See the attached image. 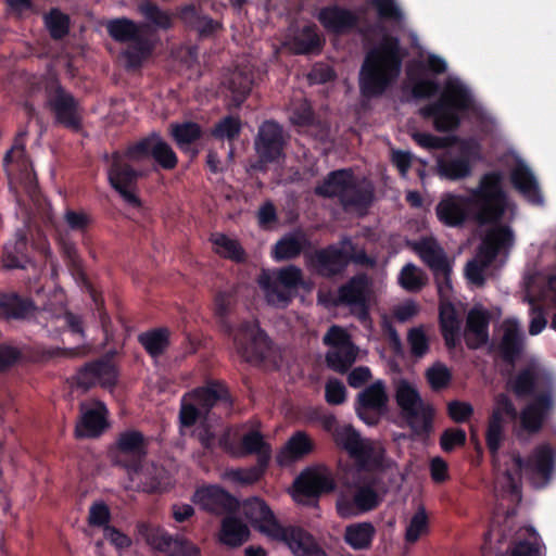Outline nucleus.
Segmentation results:
<instances>
[{"label": "nucleus", "mask_w": 556, "mask_h": 556, "mask_svg": "<svg viewBox=\"0 0 556 556\" xmlns=\"http://www.w3.org/2000/svg\"><path fill=\"white\" fill-rule=\"evenodd\" d=\"M500 170L483 174L478 186L468 195L446 193L435 206L438 219L447 227H462L468 220L480 226L501 225L507 207Z\"/></svg>", "instance_id": "nucleus-1"}, {"label": "nucleus", "mask_w": 556, "mask_h": 556, "mask_svg": "<svg viewBox=\"0 0 556 556\" xmlns=\"http://www.w3.org/2000/svg\"><path fill=\"white\" fill-rule=\"evenodd\" d=\"M403 53L397 37L386 35L365 56L359 71V91L364 98L381 97L400 77Z\"/></svg>", "instance_id": "nucleus-2"}, {"label": "nucleus", "mask_w": 556, "mask_h": 556, "mask_svg": "<svg viewBox=\"0 0 556 556\" xmlns=\"http://www.w3.org/2000/svg\"><path fill=\"white\" fill-rule=\"evenodd\" d=\"M236 303L235 293L218 291L214 298V315L218 328L226 336H232L238 354L248 363H262L270 352L271 342L266 332L256 321H242L237 330L229 320L230 313Z\"/></svg>", "instance_id": "nucleus-3"}, {"label": "nucleus", "mask_w": 556, "mask_h": 556, "mask_svg": "<svg viewBox=\"0 0 556 556\" xmlns=\"http://www.w3.org/2000/svg\"><path fill=\"white\" fill-rule=\"evenodd\" d=\"M473 103L469 88L458 78L448 77L444 81L440 97L422 106L420 115L432 119L438 131L451 132L459 128L462 114L470 111Z\"/></svg>", "instance_id": "nucleus-4"}, {"label": "nucleus", "mask_w": 556, "mask_h": 556, "mask_svg": "<svg viewBox=\"0 0 556 556\" xmlns=\"http://www.w3.org/2000/svg\"><path fill=\"white\" fill-rule=\"evenodd\" d=\"M316 195L337 198L345 208L366 213L375 201V187L366 178L358 179L351 168L330 172L314 189Z\"/></svg>", "instance_id": "nucleus-5"}, {"label": "nucleus", "mask_w": 556, "mask_h": 556, "mask_svg": "<svg viewBox=\"0 0 556 556\" xmlns=\"http://www.w3.org/2000/svg\"><path fill=\"white\" fill-rule=\"evenodd\" d=\"M148 27V24L137 23L125 16L109 20L105 25L109 36L114 41L128 43L127 48L121 52V58L124 60V66L127 71L141 68L143 62L153 52L152 41L143 36V31Z\"/></svg>", "instance_id": "nucleus-6"}, {"label": "nucleus", "mask_w": 556, "mask_h": 556, "mask_svg": "<svg viewBox=\"0 0 556 556\" xmlns=\"http://www.w3.org/2000/svg\"><path fill=\"white\" fill-rule=\"evenodd\" d=\"M388 493L383 477L372 473L357 482L352 493H341L336 502V510L343 519L372 511L380 506Z\"/></svg>", "instance_id": "nucleus-7"}, {"label": "nucleus", "mask_w": 556, "mask_h": 556, "mask_svg": "<svg viewBox=\"0 0 556 556\" xmlns=\"http://www.w3.org/2000/svg\"><path fill=\"white\" fill-rule=\"evenodd\" d=\"M514 243L513 230L506 225H496L491 228L481 241L478 249V258L467 262L465 276L476 287L485 285L484 270L496 260L500 251Z\"/></svg>", "instance_id": "nucleus-8"}, {"label": "nucleus", "mask_w": 556, "mask_h": 556, "mask_svg": "<svg viewBox=\"0 0 556 556\" xmlns=\"http://www.w3.org/2000/svg\"><path fill=\"white\" fill-rule=\"evenodd\" d=\"M46 108L53 115L55 125L73 132L83 129L84 109L79 100L54 78L45 86Z\"/></svg>", "instance_id": "nucleus-9"}, {"label": "nucleus", "mask_w": 556, "mask_h": 556, "mask_svg": "<svg viewBox=\"0 0 556 556\" xmlns=\"http://www.w3.org/2000/svg\"><path fill=\"white\" fill-rule=\"evenodd\" d=\"M260 286L268 305L287 308L296 296L300 288L305 287L303 270L293 265L277 269L273 277H262Z\"/></svg>", "instance_id": "nucleus-10"}, {"label": "nucleus", "mask_w": 556, "mask_h": 556, "mask_svg": "<svg viewBox=\"0 0 556 556\" xmlns=\"http://www.w3.org/2000/svg\"><path fill=\"white\" fill-rule=\"evenodd\" d=\"M150 439L137 429L121 432L111 450L112 462L128 473H139L149 453Z\"/></svg>", "instance_id": "nucleus-11"}, {"label": "nucleus", "mask_w": 556, "mask_h": 556, "mask_svg": "<svg viewBox=\"0 0 556 556\" xmlns=\"http://www.w3.org/2000/svg\"><path fill=\"white\" fill-rule=\"evenodd\" d=\"M125 151H115L111 155V164L108 169V180L110 186L119 194L126 204L131 207L140 208L142 201L137 194L138 180L143 174L134 168Z\"/></svg>", "instance_id": "nucleus-12"}, {"label": "nucleus", "mask_w": 556, "mask_h": 556, "mask_svg": "<svg viewBox=\"0 0 556 556\" xmlns=\"http://www.w3.org/2000/svg\"><path fill=\"white\" fill-rule=\"evenodd\" d=\"M395 400L412 431L416 435L428 434L432 428V409L424 404L418 391L408 381H399Z\"/></svg>", "instance_id": "nucleus-13"}, {"label": "nucleus", "mask_w": 556, "mask_h": 556, "mask_svg": "<svg viewBox=\"0 0 556 556\" xmlns=\"http://www.w3.org/2000/svg\"><path fill=\"white\" fill-rule=\"evenodd\" d=\"M336 488L337 484L330 469L308 467L294 479L293 498L303 505H316L323 494L331 493Z\"/></svg>", "instance_id": "nucleus-14"}, {"label": "nucleus", "mask_w": 556, "mask_h": 556, "mask_svg": "<svg viewBox=\"0 0 556 556\" xmlns=\"http://www.w3.org/2000/svg\"><path fill=\"white\" fill-rule=\"evenodd\" d=\"M480 156V146L475 139L459 140L458 153L445 151L437 159L438 173L441 177L458 181L472 173V161Z\"/></svg>", "instance_id": "nucleus-15"}, {"label": "nucleus", "mask_w": 556, "mask_h": 556, "mask_svg": "<svg viewBox=\"0 0 556 556\" xmlns=\"http://www.w3.org/2000/svg\"><path fill=\"white\" fill-rule=\"evenodd\" d=\"M125 155L131 162H140L141 160L152 157L165 170H173L178 165L176 152L156 131H152L148 136L130 143L125 149Z\"/></svg>", "instance_id": "nucleus-16"}, {"label": "nucleus", "mask_w": 556, "mask_h": 556, "mask_svg": "<svg viewBox=\"0 0 556 556\" xmlns=\"http://www.w3.org/2000/svg\"><path fill=\"white\" fill-rule=\"evenodd\" d=\"M332 437L336 445L344 450L361 468L366 469L379 465L380 460L372 442L363 439L353 426H337Z\"/></svg>", "instance_id": "nucleus-17"}, {"label": "nucleus", "mask_w": 556, "mask_h": 556, "mask_svg": "<svg viewBox=\"0 0 556 556\" xmlns=\"http://www.w3.org/2000/svg\"><path fill=\"white\" fill-rule=\"evenodd\" d=\"M505 417L514 421L518 418V412L506 393H498L494 397V407L489 416L485 430V445L493 458L497 456L506 439Z\"/></svg>", "instance_id": "nucleus-18"}, {"label": "nucleus", "mask_w": 556, "mask_h": 556, "mask_svg": "<svg viewBox=\"0 0 556 556\" xmlns=\"http://www.w3.org/2000/svg\"><path fill=\"white\" fill-rule=\"evenodd\" d=\"M287 144L282 126L273 119L261 124L255 137L254 147L256 154L263 163H276L285 157Z\"/></svg>", "instance_id": "nucleus-19"}, {"label": "nucleus", "mask_w": 556, "mask_h": 556, "mask_svg": "<svg viewBox=\"0 0 556 556\" xmlns=\"http://www.w3.org/2000/svg\"><path fill=\"white\" fill-rule=\"evenodd\" d=\"M242 514L251 526L266 536L279 541L286 535L288 527L279 523L267 503L260 497H250L243 502Z\"/></svg>", "instance_id": "nucleus-20"}, {"label": "nucleus", "mask_w": 556, "mask_h": 556, "mask_svg": "<svg viewBox=\"0 0 556 556\" xmlns=\"http://www.w3.org/2000/svg\"><path fill=\"white\" fill-rule=\"evenodd\" d=\"M72 382L84 391L91 389L97 383H101L104 388H114L117 383V370L109 359H94L79 367L72 377Z\"/></svg>", "instance_id": "nucleus-21"}, {"label": "nucleus", "mask_w": 556, "mask_h": 556, "mask_svg": "<svg viewBox=\"0 0 556 556\" xmlns=\"http://www.w3.org/2000/svg\"><path fill=\"white\" fill-rule=\"evenodd\" d=\"M191 501L201 509L214 515L233 514L240 507L238 498L217 484L198 488Z\"/></svg>", "instance_id": "nucleus-22"}, {"label": "nucleus", "mask_w": 556, "mask_h": 556, "mask_svg": "<svg viewBox=\"0 0 556 556\" xmlns=\"http://www.w3.org/2000/svg\"><path fill=\"white\" fill-rule=\"evenodd\" d=\"M383 381L378 380L358 393L355 409L359 419L368 426H376L388 404Z\"/></svg>", "instance_id": "nucleus-23"}, {"label": "nucleus", "mask_w": 556, "mask_h": 556, "mask_svg": "<svg viewBox=\"0 0 556 556\" xmlns=\"http://www.w3.org/2000/svg\"><path fill=\"white\" fill-rule=\"evenodd\" d=\"M306 263L318 276L333 278L341 275L349 265L348 252L329 244L306 255Z\"/></svg>", "instance_id": "nucleus-24"}, {"label": "nucleus", "mask_w": 556, "mask_h": 556, "mask_svg": "<svg viewBox=\"0 0 556 556\" xmlns=\"http://www.w3.org/2000/svg\"><path fill=\"white\" fill-rule=\"evenodd\" d=\"M369 279L366 274H357L338 289V303L349 306L361 320L369 317Z\"/></svg>", "instance_id": "nucleus-25"}, {"label": "nucleus", "mask_w": 556, "mask_h": 556, "mask_svg": "<svg viewBox=\"0 0 556 556\" xmlns=\"http://www.w3.org/2000/svg\"><path fill=\"white\" fill-rule=\"evenodd\" d=\"M317 20L329 34L337 36L353 31L359 23L355 12L336 3L323 7L317 13Z\"/></svg>", "instance_id": "nucleus-26"}, {"label": "nucleus", "mask_w": 556, "mask_h": 556, "mask_svg": "<svg viewBox=\"0 0 556 556\" xmlns=\"http://www.w3.org/2000/svg\"><path fill=\"white\" fill-rule=\"evenodd\" d=\"M176 16L186 28L197 31L200 39L210 38L223 28L220 22L203 14L201 8L194 3L179 7Z\"/></svg>", "instance_id": "nucleus-27"}, {"label": "nucleus", "mask_w": 556, "mask_h": 556, "mask_svg": "<svg viewBox=\"0 0 556 556\" xmlns=\"http://www.w3.org/2000/svg\"><path fill=\"white\" fill-rule=\"evenodd\" d=\"M199 408L207 415L218 403L227 407L232 405V399L228 387L220 380H210L205 386L193 389L187 394Z\"/></svg>", "instance_id": "nucleus-28"}, {"label": "nucleus", "mask_w": 556, "mask_h": 556, "mask_svg": "<svg viewBox=\"0 0 556 556\" xmlns=\"http://www.w3.org/2000/svg\"><path fill=\"white\" fill-rule=\"evenodd\" d=\"M108 413L106 406L100 401H97L92 407L84 409L75 428L76 438L100 437L109 427Z\"/></svg>", "instance_id": "nucleus-29"}, {"label": "nucleus", "mask_w": 556, "mask_h": 556, "mask_svg": "<svg viewBox=\"0 0 556 556\" xmlns=\"http://www.w3.org/2000/svg\"><path fill=\"white\" fill-rule=\"evenodd\" d=\"M552 404L553 401L549 393H539L534 400L527 404L520 412L519 419L521 428L530 434L540 432Z\"/></svg>", "instance_id": "nucleus-30"}, {"label": "nucleus", "mask_w": 556, "mask_h": 556, "mask_svg": "<svg viewBox=\"0 0 556 556\" xmlns=\"http://www.w3.org/2000/svg\"><path fill=\"white\" fill-rule=\"evenodd\" d=\"M35 301L15 291L0 292V318L4 320H25L34 315Z\"/></svg>", "instance_id": "nucleus-31"}, {"label": "nucleus", "mask_w": 556, "mask_h": 556, "mask_svg": "<svg viewBox=\"0 0 556 556\" xmlns=\"http://www.w3.org/2000/svg\"><path fill=\"white\" fill-rule=\"evenodd\" d=\"M510 182L528 202L535 205L543 203L539 182L533 172L522 161H518L511 168Z\"/></svg>", "instance_id": "nucleus-32"}, {"label": "nucleus", "mask_w": 556, "mask_h": 556, "mask_svg": "<svg viewBox=\"0 0 556 556\" xmlns=\"http://www.w3.org/2000/svg\"><path fill=\"white\" fill-rule=\"evenodd\" d=\"M513 462L518 470L526 467L540 477L549 479L555 466V451L549 444L543 443L533 450L527 462L519 454L513 456Z\"/></svg>", "instance_id": "nucleus-33"}, {"label": "nucleus", "mask_w": 556, "mask_h": 556, "mask_svg": "<svg viewBox=\"0 0 556 556\" xmlns=\"http://www.w3.org/2000/svg\"><path fill=\"white\" fill-rule=\"evenodd\" d=\"M169 135L180 151L189 154L191 157L198 156L201 148L195 144L204 135L200 124L192 121L172 123L169 125Z\"/></svg>", "instance_id": "nucleus-34"}, {"label": "nucleus", "mask_w": 556, "mask_h": 556, "mask_svg": "<svg viewBox=\"0 0 556 556\" xmlns=\"http://www.w3.org/2000/svg\"><path fill=\"white\" fill-rule=\"evenodd\" d=\"M279 541L287 544L294 556H328L314 536L300 527L289 526Z\"/></svg>", "instance_id": "nucleus-35"}, {"label": "nucleus", "mask_w": 556, "mask_h": 556, "mask_svg": "<svg viewBox=\"0 0 556 556\" xmlns=\"http://www.w3.org/2000/svg\"><path fill=\"white\" fill-rule=\"evenodd\" d=\"M25 229H17L14 241H10L3 247V267L7 269L26 268V266L31 262Z\"/></svg>", "instance_id": "nucleus-36"}, {"label": "nucleus", "mask_w": 556, "mask_h": 556, "mask_svg": "<svg viewBox=\"0 0 556 556\" xmlns=\"http://www.w3.org/2000/svg\"><path fill=\"white\" fill-rule=\"evenodd\" d=\"M407 79L410 83V94L416 100L432 98L441 91L437 80L425 78L424 61H414L407 66Z\"/></svg>", "instance_id": "nucleus-37"}, {"label": "nucleus", "mask_w": 556, "mask_h": 556, "mask_svg": "<svg viewBox=\"0 0 556 556\" xmlns=\"http://www.w3.org/2000/svg\"><path fill=\"white\" fill-rule=\"evenodd\" d=\"M490 314L484 309L472 308L466 321V344L476 350L489 341Z\"/></svg>", "instance_id": "nucleus-38"}, {"label": "nucleus", "mask_w": 556, "mask_h": 556, "mask_svg": "<svg viewBox=\"0 0 556 556\" xmlns=\"http://www.w3.org/2000/svg\"><path fill=\"white\" fill-rule=\"evenodd\" d=\"M251 531L239 517L229 514L220 522L218 541L220 544L238 548L250 540Z\"/></svg>", "instance_id": "nucleus-39"}, {"label": "nucleus", "mask_w": 556, "mask_h": 556, "mask_svg": "<svg viewBox=\"0 0 556 556\" xmlns=\"http://www.w3.org/2000/svg\"><path fill=\"white\" fill-rule=\"evenodd\" d=\"M314 450V442L305 431H295L276 456L280 466L302 459Z\"/></svg>", "instance_id": "nucleus-40"}, {"label": "nucleus", "mask_w": 556, "mask_h": 556, "mask_svg": "<svg viewBox=\"0 0 556 556\" xmlns=\"http://www.w3.org/2000/svg\"><path fill=\"white\" fill-rule=\"evenodd\" d=\"M308 240L301 231L283 235L273 247V257L278 261H290L299 257L308 245Z\"/></svg>", "instance_id": "nucleus-41"}, {"label": "nucleus", "mask_w": 556, "mask_h": 556, "mask_svg": "<svg viewBox=\"0 0 556 556\" xmlns=\"http://www.w3.org/2000/svg\"><path fill=\"white\" fill-rule=\"evenodd\" d=\"M523 334L517 323L507 324L500 343V352L503 361L515 365L523 351Z\"/></svg>", "instance_id": "nucleus-42"}, {"label": "nucleus", "mask_w": 556, "mask_h": 556, "mask_svg": "<svg viewBox=\"0 0 556 556\" xmlns=\"http://www.w3.org/2000/svg\"><path fill=\"white\" fill-rule=\"evenodd\" d=\"M413 249L432 271L450 264L443 248L433 238H421L414 242Z\"/></svg>", "instance_id": "nucleus-43"}, {"label": "nucleus", "mask_w": 556, "mask_h": 556, "mask_svg": "<svg viewBox=\"0 0 556 556\" xmlns=\"http://www.w3.org/2000/svg\"><path fill=\"white\" fill-rule=\"evenodd\" d=\"M325 45L316 24H308L293 36L291 40L292 50L295 54L306 55L319 53Z\"/></svg>", "instance_id": "nucleus-44"}, {"label": "nucleus", "mask_w": 556, "mask_h": 556, "mask_svg": "<svg viewBox=\"0 0 556 556\" xmlns=\"http://www.w3.org/2000/svg\"><path fill=\"white\" fill-rule=\"evenodd\" d=\"M536 388L538 374L532 367L520 369L514 377L509 378L506 383V389L518 400L535 397L538 395Z\"/></svg>", "instance_id": "nucleus-45"}, {"label": "nucleus", "mask_w": 556, "mask_h": 556, "mask_svg": "<svg viewBox=\"0 0 556 556\" xmlns=\"http://www.w3.org/2000/svg\"><path fill=\"white\" fill-rule=\"evenodd\" d=\"M540 541L534 528H520L510 543V556H541Z\"/></svg>", "instance_id": "nucleus-46"}, {"label": "nucleus", "mask_w": 556, "mask_h": 556, "mask_svg": "<svg viewBox=\"0 0 556 556\" xmlns=\"http://www.w3.org/2000/svg\"><path fill=\"white\" fill-rule=\"evenodd\" d=\"M170 332L166 327L153 328L141 332L138 342L144 351L153 358L162 356L168 349Z\"/></svg>", "instance_id": "nucleus-47"}, {"label": "nucleus", "mask_w": 556, "mask_h": 556, "mask_svg": "<svg viewBox=\"0 0 556 556\" xmlns=\"http://www.w3.org/2000/svg\"><path fill=\"white\" fill-rule=\"evenodd\" d=\"M214 245V251L220 257L232 261L237 264L247 261V252L237 239L229 238L225 233L216 232L210 238Z\"/></svg>", "instance_id": "nucleus-48"}, {"label": "nucleus", "mask_w": 556, "mask_h": 556, "mask_svg": "<svg viewBox=\"0 0 556 556\" xmlns=\"http://www.w3.org/2000/svg\"><path fill=\"white\" fill-rule=\"evenodd\" d=\"M254 83L252 72L236 70L228 79V89L232 93L231 108L239 109L249 97Z\"/></svg>", "instance_id": "nucleus-49"}, {"label": "nucleus", "mask_w": 556, "mask_h": 556, "mask_svg": "<svg viewBox=\"0 0 556 556\" xmlns=\"http://www.w3.org/2000/svg\"><path fill=\"white\" fill-rule=\"evenodd\" d=\"M138 12L155 29L168 30L174 26L172 14L168 11L162 10L152 0H142L138 4Z\"/></svg>", "instance_id": "nucleus-50"}, {"label": "nucleus", "mask_w": 556, "mask_h": 556, "mask_svg": "<svg viewBox=\"0 0 556 556\" xmlns=\"http://www.w3.org/2000/svg\"><path fill=\"white\" fill-rule=\"evenodd\" d=\"M240 448L242 455H255L256 460L265 456L266 463H270L271 445L265 441L263 434L257 430H251L243 434Z\"/></svg>", "instance_id": "nucleus-51"}, {"label": "nucleus", "mask_w": 556, "mask_h": 556, "mask_svg": "<svg viewBox=\"0 0 556 556\" xmlns=\"http://www.w3.org/2000/svg\"><path fill=\"white\" fill-rule=\"evenodd\" d=\"M355 345L329 349L326 353V364L331 370L345 374L356 361Z\"/></svg>", "instance_id": "nucleus-52"}, {"label": "nucleus", "mask_w": 556, "mask_h": 556, "mask_svg": "<svg viewBox=\"0 0 556 556\" xmlns=\"http://www.w3.org/2000/svg\"><path fill=\"white\" fill-rule=\"evenodd\" d=\"M268 466L269 463H266V457L262 456L256 460L254 466L249 468L230 469L226 472V477L232 482L242 485H251L258 482L263 478Z\"/></svg>", "instance_id": "nucleus-53"}, {"label": "nucleus", "mask_w": 556, "mask_h": 556, "mask_svg": "<svg viewBox=\"0 0 556 556\" xmlns=\"http://www.w3.org/2000/svg\"><path fill=\"white\" fill-rule=\"evenodd\" d=\"M375 528L369 522L349 526L345 530V542L354 549L367 548L374 538Z\"/></svg>", "instance_id": "nucleus-54"}, {"label": "nucleus", "mask_w": 556, "mask_h": 556, "mask_svg": "<svg viewBox=\"0 0 556 556\" xmlns=\"http://www.w3.org/2000/svg\"><path fill=\"white\" fill-rule=\"evenodd\" d=\"M45 24L53 40H61L70 33L71 18L60 9L53 8L45 16Z\"/></svg>", "instance_id": "nucleus-55"}, {"label": "nucleus", "mask_w": 556, "mask_h": 556, "mask_svg": "<svg viewBox=\"0 0 556 556\" xmlns=\"http://www.w3.org/2000/svg\"><path fill=\"white\" fill-rule=\"evenodd\" d=\"M242 123L239 116L227 115L219 119L211 130L216 140L235 141L241 134Z\"/></svg>", "instance_id": "nucleus-56"}, {"label": "nucleus", "mask_w": 556, "mask_h": 556, "mask_svg": "<svg viewBox=\"0 0 556 556\" xmlns=\"http://www.w3.org/2000/svg\"><path fill=\"white\" fill-rule=\"evenodd\" d=\"M399 283L408 292H418L426 285L425 273L413 263H408L400 271Z\"/></svg>", "instance_id": "nucleus-57"}, {"label": "nucleus", "mask_w": 556, "mask_h": 556, "mask_svg": "<svg viewBox=\"0 0 556 556\" xmlns=\"http://www.w3.org/2000/svg\"><path fill=\"white\" fill-rule=\"evenodd\" d=\"M407 343L413 357L422 358L430 350V340L422 326L414 327L408 330Z\"/></svg>", "instance_id": "nucleus-58"}, {"label": "nucleus", "mask_w": 556, "mask_h": 556, "mask_svg": "<svg viewBox=\"0 0 556 556\" xmlns=\"http://www.w3.org/2000/svg\"><path fill=\"white\" fill-rule=\"evenodd\" d=\"M290 122L294 126L308 127L314 125L315 112L306 99H302L292 104L290 111Z\"/></svg>", "instance_id": "nucleus-59"}, {"label": "nucleus", "mask_w": 556, "mask_h": 556, "mask_svg": "<svg viewBox=\"0 0 556 556\" xmlns=\"http://www.w3.org/2000/svg\"><path fill=\"white\" fill-rule=\"evenodd\" d=\"M413 140L427 150H441L451 147L458 141L457 137H439L429 132L416 131L412 135Z\"/></svg>", "instance_id": "nucleus-60"}, {"label": "nucleus", "mask_w": 556, "mask_h": 556, "mask_svg": "<svg viewBox=\"0 0 556 556\" xmlns=\"http://www.w3.org/2000/svg\"><path fill=\"white\" fill-rule=\"evenodd\" d=\"M428 531V516L426 509L420 506L409 520L405 532V541L415 543Z\"/></svg>", "instance_id": "nucleus-61"}, {"label": "nucleus", "mask_w": 556, "mask_h": 556, "mask_svg": "<svg viewBox=\"0 0 556 556\" xmlns=\"http://www.w3.org/2000/svg\"><path fill=\"white\" fill-rule=\"evenodd\" d=\"M426 378L433 391H440L450 384L452 374L444 364L438 362L427 369Z\"/></svg>", "instance_id": "nucleus-62"}, {"label": "nucleus", "mask_w": 556, "mask_h": 556, "mask_svg": "<svg viewBox=\"0 0 556 556\" xmlns=\"http://www.w3.org/2000/svg\"><path fill=\"white\" fill-rule=\"evenodd\" d=\"M371 5L376 9L380 20L386 22H401L404 14L395 0H371Z\"/></svg>", "instance_id": "nucleus-63"}, {"label": "nucleus", "mask_w": 556, "mask_h": 556, "mask_svg": "<svg viewBox=\"0 0 556 556\" xmlns=\"http://www.w3.org/2000/svg\"><path fill=\"white\" fill-rule=\"evenodd\" d=\"M168 556H200V549L190 541L170 535L168 547L164 551Z\"/></svg>", "instance_id": "nucleus-64"}]
</instances>
